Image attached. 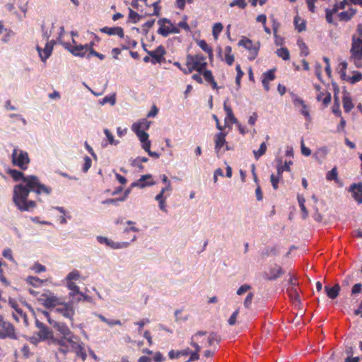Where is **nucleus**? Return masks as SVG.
Instances as JSON below:
<instances>
[{
	"label": "nucleus",
	"instance_id": "1",
	"mask_svg": "<svg viewBox=\"0 0 362 362\" xmlns=\"http://www.w3.org/2000/svg\"><path fill=\"white\" fill-rule=\"evenodd\" d=\"M8 174L15 181H22V183L15 185L12 198L15 206L21 211H30L36 207L35 201L28 199L30 192H34L37 194L45 193L47 195L52 192V188L41 184L35 175L25 176L16 169H10Z\"/></svg>",
	"mask_w": 362,
	"mask_h": 362
},
{
	"label": "nucleus",
	"instance_id": "2",
	"mask_svg": "<svg viewBox=\"0 0 362 362\" xmlns=\"http://www.w3.org/2000/svg\"><path fill=\"white\" fill-rule=\"evenodd\" d=\"M186 64L189 67V71H197L202 73L206 66V57L202 54L187 56Z\"/></svg>",
	"mask_w": 362,
	"mask_h": 362
},
{
	"label": "nucleus",
	"instance_id": "3",
	"mask_svg": "<svg viewBox=\"0 0 362 362\" xmlns=\"http://www.w3.org/2000/svg\"><path fill=\"white\" fill-rule=\"evenodd\" d=\"M12 163L21 170H26L30 163V158L26 151L15 148L12 152Z\"/></svg>",
	"mask_w": 362,
	"mask_h": 362
},
{
	"label": "nucleus",
	"instance_id": "4",
	"mask_svg": "<svg viewBox=\"0 0 362 362\" xmlns=\"http://www.w3.org/2000/svg\"><path fill=\"white\" fill-rule=\"evenodd\" d=\"M238 45L240 47H243L244 48L249 51V60H254L257 57L259 49L260 47V43L259 42L253 43L251 40L243 36L242 37L241 40L238 42Z\"/></svg>",
	"mask_w": 362,
	"mask_h": 362
},
{
	"label": "nucleus",
	"instance_id": "5",
	"mask_svg": "<svg viewBox=\"0 0 362 362\" xmlns=\"http://www.w3.org/2000/svg\"><path fill=\"white\" fill-rule=\"evenodd\" d=\"M0 338L17 339L13 325L5 320L1 315H0Z\"/></svg>",
	"mask_w": 362,
	"mask_h": 362
},
{
	"label": "nucleus",
	"instance_id": "6",
	"mask_svg": "<svg viewBox=\"0 0 362 362\" xmlns=\"http://www.w3.org/2000/svg\"><path fill=\"white\" fill-rule=\"evenodd\" d=\"M38 301L47 308H54L57 305L62 304L60 299L50 291L42 293L38 298Z\"/></svg>",
	"mask_w": 362,
	"mask_h": 362
},
{
	"label": "nucleus",
	"instance_id": "7",
	"mask_svg": "<svg viewBox=\"0 0 362 362\" xmlns=\"http://www.w3.org/2000/svg\"><path fill=\"white\" fill-rule=\"evenodd\" d=\"M35 325L38 328L39 331L37 333L40 341L49 340V342L52 341L54 338L53 336V332L50 330L44 323L40 322L38 319H35Z\"/></svg>",
	"mask_w": 362,
	"mask_h": 362
},
{
	"label": "nucleus",
	"instance_id": "8",
	"mask_svg": "<svg viewBox=\"0 0 362 362\" xmlns=\"http://www.w3.org/2000/svg\"><path fill=\"white\" fill-rule=\"evenodd\" d=\"M149 127V122L147 121H144L142 122H136L132 124V129L139 137L140 141L141 143L145 142L148 140V134L143 129H148Z\"/></svg>",
	"mask_w": 362,
	"mask_h": 362
},
{
	"label": "nucleus",
	"instance_id": "9",
	"mask_svg": "<svg viewBox=\"0 0 362 362\" xmlns=\"http://www.w3.org/2000/svg\"><path fill=\"white\" fill-rule=\"evenodd\" d=\"M226 133L221 132L216 134L214 137L215 143L214 149L218 157H220L224 153V151H222V149L224 145H226Z\"/></svg>",
	"mask_w": 362,
	"mask_h": 362
},
{
	"label": "nucleus",
	"instance_id": "10",
	"mask_svg": "<svg viewBox=\"0 0 362 362\" xmlns=\"http://www.w3.org/2000/svg\"><path fill=\"white\" fill-rule=\"evenodd\" d=\"M55 44V40H52L50 41H47L44 49L37 46L36 49L42 62H46V60L51 56L53 51V47Z\"/></svg>",
	"mask_w": 362,
	"mask_h": 362
},
{
	"label": "nucleus",
	"instance_id": "11",
	"mask_svg": "<svg viewBox=\"0 0 362 362\" xmlns=\"http://www.w3.org/2000/svg\"><path fill=\"white\" fill-rule=\"evenodd\" d=\"M351 53V57L356 59H361L362 58V38L353 35Z\"/></svg>",
	"mask_w": 362,
	"mask_h": 362
},
{
	"label": "nucleus",
	"instance_id": "12",
	"mask_svg": "<svg viewBox=\"0 0 362 362\" xmlns=\"http://www.w3.org/2000/svg\"><path fill=\"white\" fill-rule=\"evenodd\" d=\"M348 191L351 192L352 198L358 204H362V182L353 183L349 187Z\"/></svg>",
	"mask_w": 362,
	"mask_h": 362
},
{
	"label": "nucleus",
	"instance_id": "13",
	"mask_svg": "<svg viewBox=\"0 0 362 362\" xmlns=\"http://www.w3.org/2000/svg\"><path fill=\"white\" fill-rule=\"evenodd\" d=\"M284 274V269L280 266L275 265L274 267L270 269L269 274L267 272H264L262 276L267 281H274L279 278Z\"/></svg>",
	"mask_w": 362,
	"mask_h": 362
},
{
	"label": "nucleus",
	"instance_id": "14",
	"mask_svg": "<svg viewBox=\"0 0 362 362\" xmlns=\"http://www.w3.org/2000/svg\"><path fill=\"white\" fill-rule=\"evenodd\" d=\"M61 305L62 307L57 308L55 311L62 314L64 317L73 320V316L75 314L74 307L69 303H62Z\"/></svg>",
	"mask_w": 362,
	"mask_h": 362
},
{
	"label": "nucleus",
	"instance_id": "15",
	"mask_svg": "<svg viewBox=\"0 0 362 362\" xmlns=\"http://www.w3.org/2000/svg\"><path fill=\"white\" fill-rule=\"evenodd\" d=\"M148 54L152 57V63H160L162 60L163 57L165 54L166 52L163 45H159L153 51H146Z\"/></svg>",
	"mask_w": 362,
	"mask_h": 362
},
{
	"label": "nucleus",
	"instance_id": "16",
	"mask_svg": "<svg viewBox=\"0 0 362 362\" xmlns=\"http://www.w3.org/2000/svg\"><path fill=\"white\" fill-rule=\"evenodd\" d=\"M49 323L63 335L62 337L66 338L68 336L71 335V330L64 323L57 322L52 319H49Z\"/></svg>",
	"mask_w": 362,
	"mask_h": 362
},
{
	"label": "nucleus",
	"instance_id": "17",
	"mask_svg": "<svg viewBox=\"0 0 362 362\" xmlns=\"http://www.w3.org/2000/svg\"><path fill=\"white\" fill-rule=\"evenodd\" d=\"M151 178H152V175L151 174H146V175H141V177L139 178V180L132 183L131 187H138L140 188H144L146 186L154 185L156 184V182L152 180L147 182H146V180H151Z\"/></svg>",
	"mask_w": 362,
	"mask_h": 362
},
{
	"label": "nucleus",
	"instance_id": "18",
	"mask_svg": "<svg viewBox=\"0 0 362 362\" xmlns=\"http://www.w3.org/2000/svg\"><path fill=\"white\" fill-rule=\"evenodd\" d=\"M49 344L59 345V348L58 349L59 353L62 354L63 355H66L69 351V346L66 344V341L64 340L63 337L61 339L53 338L51 342H49Z\"/></svg>",
	"mask_w": 362,
	"mask_h": 362
},
{
	"label": "nucleus",
	"instance_id": "19",
	"mask_svg": "<svg viewBox=\"0 0 362 362\" xmlns=\"http://www.w3.org/2000/svg\"><path fill=\"white\" fill-rule=\"evenodd\" d=\"M54 28V23L52 21H47L42 25V36L46 41H49V38L52 35Z\"/></svg>",
	"mask_w": 362,
	"mask_h": 362
},
{
	"label": "nucleus",
	"instance_id": "20",
	"mask_svg": "<svg viewBox=\"0 0 362 362\" xmlns=\"http://www.w3.org/2000/svg\"><path fill=\"white\" fill-rule=\"evenodd\" d=\"M100 32L106 33L109 35H117L120 37H124V30L121 27H114V28H109V27H104L101 28Z\"/></svg>",
	"mask_w": 362,
	"mask_h": 362
},
{
	"label": "nucleus",
	"instance_id": "21",
	"mask_svg": "<svg viewBox=\"0 0 362 362\" xmlns=\"http://www.w3.org/2000/svg\"><path fill=\"white\" fill-rule=\"evenodd\" d=\"M340 289L339 284H336L333 287L325 286V291L330 299H335L339 296Z\"/></svg>",
	"mask_w": 362,
	"mask_h": 362
},
{
	"label": "nucleus",
	"instance_id": "22",
	"mask_svg": "<svg viewBox=\"0 0 362 362\" xmlns=\"http://www.w3.org/2000/svg\"><path fill=\"white\" fill-rule=\"evenodd\" d=\"M356 10L353 8H350L348 11H342L338 14L339 21H349L356 14Z\"/></svg>",
	"mask_w": 362,
	"mask_h": 362
},
{
	"label": "nucleus",
	"instance_id": "23",
	"mask_svg": "<svg viewBox=\"0 0 362 362\" xmlns=\"http://www.w3.org/2000/svg\"><path fill=\"white\" fill-rule=\"evenodd\" d=\"M88 44L85 45H76L72 47L71 52L75 56L83 57L85 52L88 50Z\"/></svg>",
	"mask_w": 362,
	"mask_h": 362
},
{
	"label": "nucleus",
	"instance_id": "24",
	"mask_svg": "<svg viewBox=\"0 0 362 362\" xmlns=\"http://www.w3.org/2000/svg\"><path fill=\"white\" fill-rule=\"evenodd\" d=\"M9 304L11 305V306L14 308V310H16V312L17 313V314L21 317H22L23 320H24V322L26 324V325H28V321H27V315L23 311L22 309L19 308H18V305L17 304L16 302H15L14 300L10 299L9 300Z\"/></svg>",
	"mask_w": 362,
	"mask_h": 362
},
{
	"label": "nucleus",
	"instance_id": "25",
	"mask_svg": "<svg viewBox=\"0 0 362 362\" xmlns=\"http://www.w3.org/2000/svg\"><path fill=\"white\" fill-rule=\"evenodd\" d=\"M343 107L346 112H349L354 107L351 98L348 93L343 96Z\"/></svg>",
	"mask_w": 362,
	"mask_h": 362
},
{
	"label": "nucleus",
	"instance_id": "26",
	"mask_svg": "<svg viewBox=\"0 0 362 362\" xmlns=\"http://www.w3.org/2000/svg\"><path fill=\"white\" fill-rule=\"evenodd\" d=\"M67 287L71 291L69 293V296L71 298H74V296H78L81 293L78 286L73 281H68Z\"/></svg>",
	"mask_w": 362,
	"mask_h": 362
},
{
	"label": "nucleus",
	"instance_id": "27",
	"mask_svg": "<svg viewBox=\"0 0 362 362\" xmlns=\"http://www.w3.org/2000/svg\"><path fill=\"white\" fill-rule=\"evenodd\" d=\"M279 255V250L276 246L266 247L262 252V257L269 256H276Z\"/></svg>",
	"mask_w": 362,
	"mask_h": 362
},
{
	"label": "nucleus",
	"instance_id": "28",
	"mask_svg": "<svg viewBox=\"0 0 362 362\" xmlns=\"http://www.w3.org/2000/svg\"><path fill=\"white\" fill-rule=\"evenodd\" d=\"M298 201L303 213L302 218L303 219H305L308 216V211L304 204L305 202V199L303 196L298 195Z\"/></svg>",
	"mask_w": 362,
	"mask_h": 362
},
{
	"label": "nucleus",
	"instance_id": "29",
	"mask_svg": "<svg viewBox=\"0 0 362 362\" xmlns=\"http://www.w3.org/2000/svg\"><path fill=\"white\" fill-rule=\"evenodd\" d=\"M276 54L279 57L281 58L284 60L286 61L290 59V52L288 49L286 47L277 49L276 51Z\"/></svg>",
	"mask_w": 362,
	"mask_h": 362
},
{
	"label": "nucleus",
	"instance_id": "30",
	"mask_svg": "<svg viewBox=\"0 0 362 362\" xmlns=\"http://www.w3.org/2000/svg\"><path fill=\"white\" fill-rule=\"evenodd\" d=\"M332 112L338 117L341 116V112L340 110V103L336 93H334V102L332 106Z\"/></svg>",
	"mask_w": 362,
	"mask_h": 362
},
{
	"label": "nucleus",
	"instance_id": "31",
	"mask_svg": "<svg viewBox=\"0 0 362 362\" xmlns=\"http://www.w3.org/2000/svg\"><path fill=\"white\" fill-rule=\"evenodd\" d=\"M293 164V162L291 160L289 161H285L284 165H280V166H277V174L279 176L282 177V173L284 170L290 172L291 171V167L290 165Z\"/></svg>",
	"mask_w": 362,
	"mask_h": 362
},
{
	"label": "nucleus",
	"instance_id": "32",
	"mask_svg": "<svg viewBox=\"0 0 362 362\" xmlns=\"http://www.w3.org/2000/svg\"><path fill=\"white\" fill-rule=\"evenodd\" d=\"M326 179L327 180L332 181L334 180L336 182H339L338 179V173L337 167H334L331 170H329L326 175Z\"/></svg>",
	"mask_w": 362,
	"mask_h": 362
},
{
	"label": "nucleus",
	"instance_id": "33",
	"mask_svg": "<svg viewBox=\"0 0 362 362\" xmlns=\"http://www.w3.org/2000/svg\"><path fill=\"white\" fill-rule=\"evenodd\" d=\"M267 148V147L266 144L262 142L258 150H254L253 153L255 159L258 160L262 156H263L265 153Z\"/></svg>",
	"mask_w": 362,
	"mask_h": 362
},
{
	"label": "nucleus",
	"instance_id": "34",
	"mask_svg": "<svg viewBox=\"0 0 362 362\" xmlns=\"http://www.w3.org/2000/svg\"><path fill=\"white\" fill-rule=\"evenodd\" d=\"M290 298L294 302L300 303V296L295 287H291L287 289Z\"/></svg>",
	"mask_w": 362,
	"mask_h": 362
},
{
	"label": "nucleus",
	"instance_id": "35",
	"mask_svg": "<svg viewBox=\"0 0 362 362\" xmlns=\"http://www.w3.org/2000/svg\"><path fill=\"white\" fill-rule=\"evenodd\" d=\"M98 317L101 321L107 324L109 326L121 325H122L121 321L119 320H108L103 315H98Z\"/></svg>",
	"mask_w": 362,
	"mask_h": 362
},
{
	"label": "nucleus",
	"instance_id": "36",
	"mask_svg": "<svg viewBox=\"0 0 362 362\" xmlns=\"http://www.w3.org/2000/svg\"><path fill=\"white\" fill-rule=\"evenodd\" d=\"M223 28V25L221 23H216L213 26L212 34L214 39L217 40L219 34L221 33Z\"/></svg>",
	"mask_w": 362,
	"mask_h": 362
},
{
	"label": "nucleus",
	"instance_id": "37",
	"mask_svg": "<svg viewBox=\"0 0 362 362\" xmlns=\"http://www.w3.org/2000/svg\"><path fill=\"white\" fill-rule=\"evenodd\" d=\"M116 103L115 94L105 96L101 100H100V104L103 105L106 103H110L111 105H114Z\"/></svg>",
	"mask_w": 362,
	"mask_h": 362
},
{
	"label": "nucleus",
	"instance_id": "38",
	"mask_svg": "<svg viewBox=\"0 0 362 362\" xmlns=\"http://www.w3.org/2000/svg\"><path fill=\"white\" fill-rule=\"evenodd\" d=\"M274 71H275V69L269 70L268 71L263 73L262 80L269 81V82L274 80V78H275Z\"/></svg>",
	"mask_w": 362,
	"mask_h": 362
},
{
	"label": "nucleus",
	"instance_id": "39",
	"mask_svg": "<svg viewBox=\"0 0 362 362\" xmlns=\"http://www.w3.org/2000/svg\"><path fill=\"white\" fill-rule=\"evenodd\" d=\"M104 134H105L110 144L117 146L119 144V141L114 139V136L109 129H105Z\"/></svg>",
	"mask_w": 362,
	"mask_h": 362
},
{
	"label": "nucleus",
	"instance_id": "40",
	"mask_svg": "<svg viewBox=\"0 0 362 362\" xmlns=\"http://www.w3.org/2000/svg\"><path fill=\"white\" fill-rule=\"evenodd\" d=\"M74 349H75L78 356L81 357L83 361L86 360L87 356L81 344H77V346Z\"/></svg>",
	"mask_w": 362,
	"mask_h": 362
},
{
	"label": "nucleus",
	"instance_id": "41",
	"mask_svg": "<svg viewBox=\"0 0 362 362\" xmlns=\"http://www.w3.org/2000/svg\"><path fill=\"white\" fill-rule=\"evenodd\" d=\"M157 33L163 37H167L170 34V25H160Z\"/></svg>",
	"mask_w": 362,
	"mask_h": 362
},
{
	"label": "nucleus",
	"instance_id": "42",
	"mask_svg": "<svg viewBox=\"0 0 362 362\" xmlns=\"http://www.w3.org/2000/svg\"><path fill=\"white\" fill-rule=\"evenodd\" d=\"M129 18L132 20V23H136L141 16L130 8H129Z\"/></svg>",
	"mask_w": 362,
	"mask_h": 362
},
{
	"label": "nucleus",
	"instance_id": "43",
	"mask_svg": "<svg viewBox=\"0 0 362 362\" xmlns=\"http://www.w3.org/2000/svg\"><path fill=\"white\" fill-rule=\"evenodd\" d=\"M281 177H282L279 176L278 174L276 175H275L274 174L271 175L270 181L272 182V187L274 188V189H278V183L280 181V180L281 179Z\"/></svg>",
	"mask_w": 362,
	"mask_h": 362
},
{
	"label": "nucleus",
	"instance_id": "44",
	"mask_svg": "<svg viewBox=\"0 0 362 362\" xmlns=\"http://www.w3.org/2000/svg\"><path fill=\"white\" fill-rule=\"evenodd\" d=\"M236 71H237V76L235 78V83L238 88L240 86V80L243 76L244 75L243 71L241 70L240 64H237L235 67Z\"/></svg>",
	"mask_w": 362,
	"mask_h": 362
},
{
	"label": "nucleus",
	"instance_id": "45",
	"mask_svg": "<svg viewBox=\"0 0 362 362\" xmlns=\"http://www.w3.org/2000/svg\"><path fill=\"white\" fill-rule=\"evenodd\" d=\"M80 277V274L77 270H74L66 276V281H72V280H77Z\"/></svg>",
	"mask_w": 362,
	"mask_h": 362
},
{
	"label": "nucleus",
	"instance_id": "46",
	"mask_svg": "<svg viewBox=\"0 0 362 362\" xmlns=\"http://www.w3.org/2000/svg\"><path fill=\"white\" fill-rule=\"evenodd\" d=\"M220 341H221V337L218 336L215 332L211 333L209 337V339H208V343L210 346H211L214 341H216L217 343H218V342H220Z\"/></svg>",
	"mask_w": 362,
	"mask_h": 362
},
{
	"label": "nucleus",
	"instance_id": "47",
	"mask_svg": "<svg viewBox=\"0 0 362 362\" xmlns=\"http://www.w3.org/2000/svg\"><path fill=\"white\" fill-rule=\"evenodd\" d=\"M27 282L33 285V286H37L40 284L42 282V281L37 277L28 276L27 278Z\"/></svg>",
	"mask_w": 362,
	"mask_h": 362
},
{
	"label": "nucleus",
	"instance_id": "48",
	"mask_svg": "<svg viewBox=\"0 0 362 362\" xmlns=\"http://www.w3.org/2000/svg\"><path fill=\"white\" fill-rule=\"evenodd\" d=\"M201 74H203L205 80L209 83L211 82L214 79L211 71L209 70H206L204 69Z\"/></svg>",
	"mask_w": 362,
	"mask_h": 362
},
{
	"label": "nucleus",
	"instance_id": "49",
	"mask_svg": "<svg viewBox=\"0 0 362 362\" xmlns=\"http://www.w3.org/2000/svg\"><path fill=\"white\" fill-rule=\"evenodd\" d=\"M235 6H238V7H240L241 8H244L247 6V3L245 2V0H233L230 4V6L233 7Z\"/></svg>",
	"mask_w": 362,
	"mask_h": 362
},
{
	"label": "nucleus",
	"instance_id": "50",
	"mask_svg": "<svg viewBox=\"0 0 362 362\" xmlns=\"http://www.w3.org/2000/svg\"><path fill=\"white\" fill-rule=\"evenodd\" d=\"M197 44L205 52L206 51H210L211 47L208 45V44L206 43V42L205 40H197Z\"/></svg>",
	"mask_w": 362,
	"mask_h": 362
},
{
	"label": "nucleus",
	"instance_id": "51",
	"mask_svg": "<svg viewBox=\"0 0 362 362\" xmlns=\"http://www.w3.org/2000/svg\"><path fill=\"white\" fill-rule=\"evenodd\" d=\"M251 286L248 284H244L242 285L238 290H237V295L241 296L244 293H245L247 291L251 289Z\"/></svg>",
	"mask_w": 362,
	"mask_h": 362
},
{
	"label": "nucleus",
	"instance_id": "52",
	"mask_svg": "<svg viewBox=\"0 0 362 362\" xmlns=\"http://www.w3.org/2000/svg\"><path fill=\"white\" fill-rule=\"evenodd\" d=\"M361 79H362V74L359 72H357L354 76L349 78L348 80L351 84H354L356 82L360 81Z\"/></svg>",
	"mask_w": 362,
	"mask_h": 362
},
{
	"label": "nucleus",
	"instance_id": "53",
	"mask_svg": "<svg viewBox=\"0 0 362 362\" xmlns=\"http://www.w3.org/2000/svg\"><path fill=\"white\" fill-rule=\"evenodd\" d=\"M92 160L88 156L84 158V164L83 166V171L86 173L91 167Z\"/></svg>",
	"mask_w": 362,
	"mask_h": 362
},
{
	"label": "nucleus",
	"instance_id": "54",
	"mask_svg": "<svg viewBox=\"0 0 362 362\" xmlns=\"http://www.w3.org/2000/svg\"><path fill=\"white\" fill-rule=\"evenodd\" d=\"M124 198H116V199H107L102 202V204H114L117 205L119 202H123Z\"/></svg>",
	"mask_w": 362,
	"mask_h": 362
},
{
	"label": "nucleus",
	"instance_id": "55",
	"mask_svg": "<svg viewBox=\"0 0 362 362\" xmlns=\"http://www.w3.org/2000/svg\"><path fill=\"white\" fill-rule=\"evenodd\" d=\"M253 297H254V294L252 293H249L247 294V296H246L245 300H244V306L246 308H249L251 303H252V299H253Z\"/></svg>",
	"mask_w": 362,
	"mask_h": 362
},
{
	"label": "nucleus",
	"instance_id": "56",
	"mask_svg": "<svg viewBox=\"0 0 362 362\" xmlns=\"http://www.w3.org/2000/svg\"><path fill=\"white\" fill-rule=\"evenodd\" d=\"M228 120H229L232 124H238V119L235 118V117L233 115V112L226 115V117L225 118V126L227 127V122Z\"/></svg>",
	"mask_w": 362,
	"mask_h": 362
},
{
	"label": "nucleus",
	"instance_id": "57",
	"mask_svg": "<svg viewBox=\"0 0 362 362\" xmlns=\"http://www.w3.org/2000/svg\"><path fill=\"white\" fill-rule=\"evenodd\" d=\"M298 45L300 48V54L307 56L309 54L308 48L303 42H298Z\"/></svg>",
	"mask_w": 362,
	"mask_h": 362
},
{
	"label": "nucleus",
	"instance_id": "58",
	"mask_svg": "<svg viewBox=\"0 0 362 362\" xmlns=\"http://www.w3.org/2000/svg\"><path fill=\"white\" fill-rule=\"evenodd\" d=\"M90 56H95V57H98L100 60H103L105 58V55L103 54H100L96 51H95L93 49H90L88 56H87V58L88 59H90Z\"/></svg>",
	"mask_w": 362,
	"mask_h": 362
},
{
	"label": "nucleus",
	"instance_id": "59",
	"mask_svg": "<svg viewBox=\"0 0 362 362\" xmlns=\"http://www.w3.org/2000/svg\"><path fill=\"white\" fill-rule=\"evenodd\" d=\"M160 2V0H158L152 4V6L153 7V13L151 15H154V16H160V7L158 6Z\"/></svg>",
	"mask_w": 362,
	"mask_h": 362
},
{
	"label": "nucleus",
	"instance_id": "60",
	"mask_svg": "<svg viewBox=\"0 0 362 362\" xmlns=\"http://www.w3.org/2000/svg\"><path fill=\"white\" fill-rule=\"evenodd\" d=\"M3 256L12 262H14V259L12 256V251L10 248H6L3 251Z\"/></svg>",
	"mask_w": 362,
	"mask_h": 362
},
{
	"label": "nucleus",
	"instance_id": "61",
	"mask_svg": "<svg viewBox=\"0 0 362 362\" xmlns=\"http://www.w3.org/2000/svg\"><path fill=\"white\" fill-rule=\"evenodd\" d=\"M238 313H239V312L237 310L235 312H233V313L231 315V316L228 319V324L230 325H234L235 324Z\"/></svg>",
	"mask_w": 362,
	"mask_h": 362
},
{
	"label": "nucleus",
	"instance_id": "62",
	"mask_svg": "<svg viewBox=\"0 0 362 362\" xmlns=\"http://www.w3.org/2000/svg\"><path fill=\"white\" fill-rule=\"evenodd\" d=\"M301 153L305 156H309L311 154V150L304 145L303 140L301 141Z\"/></svg>",
	"mask_w": 362,
	"mask_h": 362
},
{
	"label": "nucleus",
	"instance_id": "63",
	"mask_svg": "<svg viewBox=\"0 0 362 362\" xmlns=\"http://www.w3.org/2000/svg\"><path fill=\"white\" fill-rule=\"evenodd\" d=\"M155 19H153V20H151V21H148L147 22H146L143 27H144V31L147 33H148V28H151V27H153V24L155 23Z\"/></svg>",
	"mask_w": 362,
	"mask_h": 362
},
{
	"label": "nucleus",
	"instance_id": "64",
	"mask_svg": "<svg viewBox=\"0 0 362 362\" xmlns=\"http://www.w3.org/2000/svg\"><path fill=\"white\" fill-rule=\"evenodd\" d=\"M234 55L232 54H225V61L229 65H232L234 62Z\"/></svg>",
	"mask_w": 362,
	"mask_h": 362
}]
</instances>
